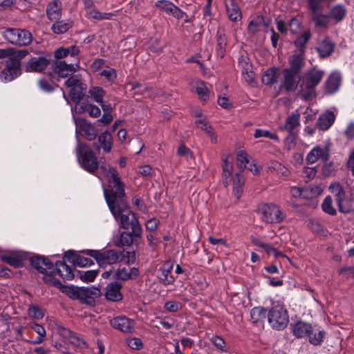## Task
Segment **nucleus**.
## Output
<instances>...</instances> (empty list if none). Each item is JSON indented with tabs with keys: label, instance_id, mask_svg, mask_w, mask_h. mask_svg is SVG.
Returning <instances> with one entry per match:
<instances>
[{
	"label": "nucleus",
	"instance_id": "obj_59",
	"mask_svg": "<svg viewBox=\"0 0 354 354\" xmlns=\"http://www.w3.org/2000/svg\"><path fill=\"white\" fill-rule=\"evenodd\" d=\"M84 111L92 118H97L101 114L100 109L93 104H86L84 106Z\"/></svg>",
	"mask_w": 354,
	"mask_h": 354
},
{
	"label": "nucleus",
	"instance_id": "obj_26",
	"mask_svg": "<svg viewBox=\"0 0 354 354\" xmlns=\"http://www.w3.org/2000/svg\"><path fill=\"white\" fill-rule=\"evenodd\" d=\"M313 332V328L311 324L303 322L298 321L292 325L293 335L297 338H304L308 337L311 333Z\"/></svg>",
	"mask_w": 354,
	"mask_h": 354
},
{
	"label": "nucleus",
	"instance_id": "obj_7",
	"mask_svg": "<svg viewBox=\"0 0 354 354\" xmlns=\"http://www.w3.org/2000/svg\"><path fill=\"white\" fill-rule=\"evenodd\" d=\"M261 220L267 223H280L285 218V214L274 204H263L259 208Z\"/></svg>",
	"mask_w": 354,
	"mask_h": 354
},
{
	"label": "nucleus",
	"instance_id": "obj_31",
	"mask_svg": "<svg viewBox=\"0 0 354 354\" xmlns=\"http://www.w3.org/2000/svg\"><path fill=\"white\" fill-rule=\"evenodd\" d=\"M139 275V271L136 268H119L113 274V277L118 280H128L129 279L136 278Z\"/></svg>",
	"mask_w": 354,
	"mask_h": 354
},
{
	"label": "nucleus",
	"instance_id": "obj_46",
	"mask_svg": "<svg viewBox=\"0 0 354 354\" xmlns=\"http://www.w3.org/2000/svg\"><path fill=\"white\" fill-rule=\"evenodd\" d=\"M98 142L106 153L111 151L112 147V138L109 133L105 131L98 136Z\"/></svg>",
	"mask_w": 354,
	"mask_h": 354
},
{
	"label": "nucleus",
	"instance_id": "obj_25",
	"mask_svg": "<svg viewBox=\"0 0 354 354\" xmlns=\"http://www.w3.org/2000/svg\"><path fill=\"white\" fill-rule=\"evenodd\" d=\"M53 72L60 77H66L69 74L75 71L74 65L67 64L64 61L57 60L52 66Z\"/></svg>",
	"mask_w": 354,
	"mask_h": 354
},
{
	"label": "nucleus",
	"instance_id": "obj_54",
	"mask_svg": "<svg viewBox=\"0 0 354 354\" xmlns=\"http://www.w3.org/2000/svg\"><path fill=\"white\" fill-rule=\"evenodd\" d=\"M54 272L55 271L53 268L51 270H48L47 272L43 273L44 274L43 277V280L47 284L57 286L60 284V282L57 279L54 277Z\"/></svg>",
	"mask_w": 354,
	"mask_h": 354
},
{
	"label": "nucleus",
	"instance_id": "obj_17",
	"mask_svg": "<svg viewBox=\"0 0 354 354\" xmlns=\"http://www.w3.org/2000/svg\"><path fill=\"white\" fill-rule=\"evenodd\" d=\"M335 44L328 37L320 39L317 44L316 50L321 58H326L332 55Z\"/></svg>",
	"mask_w": 354,
	"mask_h": 354
},
{
	"label": "nucleus",
	"instance_id": "obj_4",
	"mask_svg": "<svg viewBox=\"0 0 354 354\" xmlns=\"http://www.w3.org/2000/svg\"><path fill=\"white\" fill-rule=\"evenodd\" d=\"M75 151L81 167L88 173L94 174L99 167L100 162L89 147L86 144L80 142L77 138Z\"/></svg>",
	"mask_w": 354,
	"mask_h": 354
},
{
	"label": "nucleus",
	"instance_id": "obj_8",
	"mask_svg": "<svg viewBox=\"0 0 354 354\" xmlns=\"http://www.w3.org/2000/svg\"><path fill=\"white\" fill-rule=\"evenodd\" d=\"M21 61L15 57H10L5 61L4 68L0 73V80L2 82H10L21 74Z\"/></svg>",
	"mask_w": 354,
	"mask_h": 354
},
{
	"label": "nucleus",
	"instance_id": "obj_37",
	"mask_svg": "<svg viewBox=\"0 0 354 354\" xmlns=\"http://www.w3.org/2000/svg\"><path fill=\"white\" fill-rule=\"evenodd\" d=\"M252 243L257 247L263 249L268 255H273L275 257L283 256V254L270 244L263 242L258 238H254L252 240Z\"/></svg>",
	"mask_w": 354,
	"mask_h": 354
},
{
	"label": "nucleus",
	"instance_id": "obj_34",
	"mask_svg": "<svg viewBox=\"0 0 354 354\" xmlns=\"http://www.w3.org/2000/svg\"><path fill=\"white\" fill-rule=\"evenodd\" d=\"M299 124V115L298 113H292L286 118L285 124L279 127V130L286 131L290 133Z\"/></svg>",
	"mask_w": 354,
	"mask_h": 354
},
{
	"label": "nucleus",
	"instance_id": "obj_45",
	"mask_svg": "<svg viewBox=\"0 0 354 354\" xmlns=\"http://www.w3.org/2000/svg\"><path fill=\"white\" fill-rule=\"evenodd\" d=\"M250 317L254 323L262 322L268 317L267 310L261 306L254 307L251 310Z\"/></svg>",
	"mask_w": 354,
	"mask_h": 354
},
{
	"label": "nucleus",
	"instance_id": "obj_30",
	"mask_svg": "<svg viewBox=\"0 0 354 354\" xmlns=\"http://www.w3.org/2000/svg\"><path fill=\"white\" fill-rule=\"evenodd\" d=\"M225 8L229 19L232 21H237L241 19V11L236 3V0H226Z\"/></svg>",
	"mask_w": 354,
	"mask_h": 354
},
{
	"label": "nucleus",
	"instance_id": "obj_44",
	"mask_svg": "<svg viewBox=\"0 0 354 354\" xmlns=\"http://www.w3.org/2000/svg\"><path fill=\"white\" fill-rule=\"evenodd\" d=\"M88 93L91 100L97 104H102L103 102V99L106 94V91L103 88L100 86H92L89 88Z\"/></svg>",
	"mask_w": 354,
	"mask_h": 354
},
{
	"label": "nucleus",
	"instance_id": "obj_61",
	"mask_svg": "<svg viewBox=\"0 0 354 354\" xmlns=\"http://www.w3.org/2000/svg\"><path fill=\"white\" fill-rule=\"evenodd\" d=\"M29 315L35 319H42L44 316V313L42 310L38 307L31 306L28 309Z\"/></svg>",
	"mask_w": 354,
	"mask_h": 354
},
{
	"label": "nucleus",
	"instance_id": "obj_32",
	"mask_svg": "<svg viewBox=\"0 0 354 354\" xmlns=\"http://www.w3.org/2000/svg\"><path fill=\"white\" fill-rule=\"evenodd\" d=\"M340 82L341 77L338 73H331L325 82L326 91L329 94L335 93L339 89Z\"/></svg>",
	"mask_w": 354,
	"mask_h": 354
},
{
	"label": "nucleus",
	"instance_id": "obj_35",
	"mask_svg": "<svg viewBox=\"0 0 354 354\" xmlns=\"http://www.w3.org/2000/svg\"><path fill=\"white\" fill-rule=\"evenodd\" d=\"M131 86L132 90L139 89L135 93L142 95L145 97H153L156 94V89L151 86L142 85L137 82L133 83Z\"/></svg>",
	"mask_w": 354,
	"mask_h": 354
},
{
	"label": "nucleus",
	"instance_id": "obj_10",
	"mask_svg": "<svg viewBox=\"0 0 354 354\" xmlns=\"http://www.w3.org/2000/svg\"><path fill=\"white\" fill-rule=\"evenodd\" d=\"M173 267V263L171 261H167L157 270L156 277L165 286L172 285L175 281L176 278L171 274Z\"/></svg>",
	"mask_w": 354,
	"mask_h": 354
},
{
	"label": "nucleus",
	"instance_id": "obj_21",
	"mask_svg": "<svg viewBox=\"0 0 354 354\" xmlns=\"http://www.w3.org/2000/svg\"><path fill=\"white\" fill-rule=\"evenodd\" d=\"M194 123L198 128L201 129L207 134L212 143H217V134L206 118L196 119Z\"/></svg>",
	"mask_w": 354,
	"mask_h": 354
},
{
	"label": "nucleus",
	"instance_id": "obj_18",
	"mask_svg": "<svg viewBox=\"0 0 354 354\" xmlns=\"http://www.w3.org/2000/svg\"><path fill=\"white\" fill-rule=\"evenodd\" d=\"M304 53V50H299L289 57L288 63L290 68H287L288 70L297 73H300L305 65Z\"/></svg>",
	"mask_w": 354,
	"mask_h": 354
},
{
	"label": "nucleus",
	"instance_id": "obj_29",
	"mask_svg": "<svg viewBox=\"0 0 354 354\" xmlns=\"http://www.w3.org/2000/svg\"><path fill=\"white\" fill-rule=\"evenodd\" d=\"M216 52L218 57L223 58L225 53L227 46V37L225 36V30L223 27H219L216 32Z\"/></svg>",
	"mask_w": 354,
	"mask_h": 354
},
{
	"label": "nucleus",
	"instance_id": "obj_48",
	"mask_svg": "<svg viewBox=\"0 0 354 354\" xmlns=\"http://www.w3.org/2000/svg\"><path fill=\"white\" fill-rule=\"evenodd\" d=\"M222 168L223 183L225 187H227L229 185V179L232 176L233 167L232 162H229L227 158L223 160Z\"/></svg>",
	"mask_w": 354,
	"mask_h": 354
},
{
	"label": "nucleus",
	"instance_id": "obj_57",
	"mask_svg": "<svg viewBox=\"0 0 354 354\" xmlns=\"http://www.w3.org/2000/svg\"><path fill=\"white\" fill-rule=\"evenodd\" d=\"M296 147V136L294 133H289L284 140V150L290 151Z\"/></svg>",
	"mask_w": 354,
	"mask_h": 354
},
{
	"label": "nucleus",
	"instance_id": "obj_49",
	"mask_svg": "<svg viewBox=\"0 0 354 354\" xmlns=\"http://www.w3.org/2000/svg\"><path fill=\"white\" fill-rule=\"evenodd\" d=\"M325 334L326 333L324 330L319 328L313 329V332L308 335L310 343L314 346L321 345L324 341Z\"/></svg>",
	"mask_w": 354,
	"mask_h": 354
},
{
	"label": "nucleus",
	"instance_id": "obj_27",
	"mask_svg": "<svg viewBox=\"0 0 354 354\" xmlns=\"http://www.w3.org/2000/svg\"><path fill=\"white\" fill-rule=\"evenodd\" d=\"M31 266L38 272L45 273L53 268V263L47 259L40 256L32 257L30 259Z\"/></svg>",
	"mask_w": 354,
	"mask_h": 354
},
{
	"label": "nucleus",
	"instance_id": "obj_63",
	"mask_svg": "<svg viewBox=\"0 0 354 354\" xmlns=\"http://www.w3.org/2000/svg\"><path fill=\"white\" fill-rule=\"evenodd\" d=\"M127 344L129 348L134 350H140L142 348V341L137 337L127 339Z\"/></svg>",
	"mask_w": 354,
	"mask_h": 354
},
{
	"label": "nucleus",
	"instance_id": "obj_51",
	"mask_svg": "<svg viewBox=\"0 0 354 354\" xmlns=\"http://www.w3.org/2000/svg\"><path fill=\"white\" fill-rule=\"evenodd\" d=\"M254 137L255 138H268L271 140L279 141V137L275 133L262 129H256L254 133Z\"/></svg>",
	"mask_w": 354,
	"mask_h": 354
},
{
	"label": "nucleus",
	"instance_id": "obj_60",
	"mask_svg": "<svg viewBox=\"0 0 354 354\" xmlns=\"http://www.w3.org/2000/svg\"><path fill=\"white\" fill-rule=\"evenodd\" d=\"M237 161L239 162V167L243 170L246 167L250 160L248 154L244 151H240L237 153Z\"/></svg>",
	"mask_w": 354,
	"mask_h": 354
},
{
	"label": "nucleus",
	"instance_id": "obj_40",
	"mask_svg": "<svg viewBox=\"0 0 354 354\" xmlns=\"http://www.w3.org/2000/svg\"><path fill=\"white\" fill-rule=\"evenodd\" d=\"M313 13L312 20L316 27L326 28L328 26L330 21L329 15L317 13V11L313 12Z\"/></svg>",
	"mask_w": 354,
	"mask_h": 354
},
{
	"label": "nucleus",
	"instance_id": "obj_64",
	"mask_svg": "<svg viewBox=\"0 0 354 354\" xmlns=\"http://www.w3.org/2000/svg\"><path fill=\"white\" fill-rule=\"evenodd\" d=\"M82 84L80 78L77 75H73L68 77L65 82V86L68 88H73Z\"/></svg>",
	"mask_w": 354,
	"mask_h": 354
},
{
	"label": "nucleus",
	"instance_id": "obj_1",
	"mask_svg": "<svg viewBox=\"0 0 354 354\" xmlns=\"http://www.w3.org/2000/svg\"><path fill=\"white\" fill-rule=\"evenodd\" d=\"M111 175L107 179V187L104 188V195L108 207L116 221L122 228L132 227L133 233L140 234V228L136 214L128 209L124 185L121 181L115 169H110Z\"/></svg>",
	"mask_w": 354,
	"mask_h": 354
},
{
	"label": "nucleus",
	"instance_id": "obj_16",
	"mask_svg": "<svg viewBox=\"0 0 354 354\" xmlns=\"http://www.w3.org/2000/svg\"><path fill=\"white\" fill-rule=\"evenodd\" d=\"M156 7L158 8L161 11L171 15L177 19H182L185 14L178 7L173 3L166 0H160L156 2Z\"/></svg>",
	"mask_w": 354,
	"mask_h": 354
},
{
	"label": "nucleus",
	"instance_id": "obj_13",
	"mask_svg": "<svg viewBox=\"0 0 354 354\" xmlns=\"http://www.w3.org/2000/svg\"><path fill=\"white\" fill-rule=\"evenodd\" d=\"M111 326L123 333H132L135 330V322L125 316H119L110 320Z\"/></svg>",
	"mask_w": 354,
	"mask_h": 354
},
{
	"label": "nucleus",
	"instance_id": "obj_36",
	"mask_svg": "<svg viewBox=\"0 0 354 354\" xmlns=\"http://www.w3.org/2000/svg\"><path fill=\"white\" fill-rule=\"evenodd\" d=\"M346 9L342 4H336L330 10V18L335 21L336 23L342 21L346 15Z\"/></svg>",
	"mask_w": 354,
	"mask_h": 354
},
{
	"label": "nucleus",
	"instance_id": "obj_50",
	"mask_svg": "<svg viewBox=\"0 0 354 354\" xmlns=\"http://www.w3.org/2000/svg\"><path fill=\"white\" fill-rule=\"evenodd\" d=\"M210 341L213 344V345L220 351L224 353L229 352L227 344L221 337L218 335L212 336L210 339Z\"/></svg>",
	"mask_w": 354,
	"mask_h": 354
},
{
	"label": "nucleus",
	"instance_id": "obj_5",
	"mask_svg": "<svg viewBox=\"0 0 354 354\" xmlns=\"http://www.w3.org/2000/svg\"><path fill=\"white\" fill-rule=\"evenodd\" d=\"M268 321L272 328L279 330L284 329L289 322L286 309L279 304L273 306L268 313Z\"/></svg>",
	"mask_w": 354,
	"mask_h": 354
},
{
	"label": "nucleus",
	"instance_id": "obj_12",
	"mask_svg": "<svg viewBox=\"0 0 354 354\" xmlns=\"http://www.w3.org/2000/svg\"><path fill=\"white\" fill-rule=\"evenodd\" d=\"M330 156L329 149L326 146L314 147L307 154L306 160L308 164H314L318 160L326 162Z\"/></svg>",
	"mask_w": 354,
	"mask_h": 354
},
{
	"label": "nucleus",
	"instance_id": "obj_42",
	"mask_svg": "<svg viewBox=\"0 0 354 354\" xmlns=\"http://www.w3.org/2000/svg\"><path fill=\"white\" fill-rule=\"evenodd\" d=\"M51 27L52 31L57 35L66 32L71 26L72 22L70 20H57Z\"/></svg>",
	"mask_w": 354,
	"mask_h": 354
},
{
	"label": "nucleus",
	"instance_id": "obj_23",
	"mask_svg": "<svg viewBox=\"0 0 354 354\" xmlns=\"http://www.w3.org/2000/svg\"><path fill=\"white\" fill-rule=\"evenodd\" d=\"M138 225L140 228V234L138 235L133 233L131 227L129 228H124V230H131V232H122L120 236L114 240L115 245L118 247L129 246L133 242V236L139 237L142 234V227L139 223Z\"/></svg>",
	"mask_w": 354,
	"mask_h": 354
},
{
	"label": "nucleus",
	"instance_id": "obj_58",
	"mask_svg": "<svg viewBox=\"0 0 354 354\" xmlns=\"http://www.w3.org/2000/svg\"><path fill=\"white\" fill-rule=\"evenodd\" d=\"M276 71L277 69L275 68L268 69L262 76V82L266 85L272 84L274 81Z\"/></svg>",
	"mask_w": 354,
	"mask_h": 354
},
{
	"label": "nucleus",
	"instance_id": "obj_53",
	"mask_svg": "<svg viewBox=\"0 0 354 354\" xmlns=\"http://www.w3.org/2000/svg\"><path fill=\"white\" fill-rule=\"evenodd\" d=\"M196 93L198 94L199 98L206 102L209 98V91L204 82H199L196 87Z\"/></svg>",
	"mask_w": 354,
	"mask_h": 354
},
{
	"label": "nucleus",
	"instance_id": "obj_22",
	"mask_svg": "<svg viewBox=\"0 0 354 354\" xmlns=\"http://www.w3.org/2000/svg\"><path fill=\"white\" fill-rule=\"evenodd\" d=\"M59 333L66 338L69 339V342L71 344L83 348L86 347V342L75 333L64 327L60 326L58 328Z\"/></svg>",
	"mask_w": 354,
	"mask_h": 354
},
{
	"label": "nucleus",
	"instance_id": "obj_43",
	"mask_svg": "<svg viewBox=\"0 0 354 354\" xmlns=\"http://www.w3.org/2000/svg\"><path fill=\"white\" fill-rule=\"evenodd\" d=\"M85 89L86 86L82 83L70 89L69 96L73 102L77 104L80 102L84 95V91Z\"/></svg>",
	"mask_w": 354,
	"mask_h": 354
},
{
	"label": "nucleus",
	"instance_id": "obj_19",
	"mask_svg": "<svg viewBox=\"0 0 354 354\" xmlns=\"http://www.w3.org/2000/svg\"><path fill=\"white\" fill-rule=\"evenodd\" d=\"M64 259H66L74 266L80 267L90 266L93 264V260L90 258L85 257L72 250H68L65 253Z\"/></svg>",
	"mask_w": 354,
	"mask_h": 354
},
{
	"label": "nucleus",
	"instance_id": "obj_39",
	"mask_svg": "<svg viewBox=\"0 0 354 354\" xmlns=\"http://www.w3.org/2000/svg\"><path fill=\"white\" fill-rule=\"evenodd\" d=\"M26 259V255L22 253L12 254L8 256L2 257V260L15 268L23 266V261Z\"/></svg>",
	"mask_w": 354,
	"mask_h": 354
},
{
	"label": "nucleus",
	"instance_id": "obj_41",
	"mask_svg": "<svg viewBox=\"0 0 354 354\" xmlns=\"http://www.w3.org/2000/svg\"><path fill=\"white\" fill-rule=\"evenodd\" d=\"M268 26V24L265 21L263 16H258L255 19L251 20L249 22L248 26V33L254 35L258 33L261 30V25Z\"/></svg>",
	"mask_w": 354,
	"mask_h": 354
},
{
	"label": "nucleus",
	"instance_id": "obj_55",
	"mask_svg": "<svg viewBox=\"0 0 354 354\" xmlns=\"http://www.w3.org/2000/svg\"><path fill=\"white\" fill-rule=\"evenodd\" d=\"M177 155L181 157H184L187 160H192L194 158L192 151L187 147L184 144H181L177 149Z\"/></svg>",
	"mask_w": 354,
	"mask_h": 354
},
{
	"label": "nucleus",
	"instance_id": "obj_11",
	"mask_svg": "<svg viewBox=\"0 0 354 354\" xmlns=\"http://www.w3.org/2000/svg\"><path fill=\"white\" fill-rule=\"evenodd\" d=\"M283 86L286 91L295 92L299 89L300 80L299 73L292 72L291 71L285 68L283 71Z\"/></svg>",
	"mask_w": 354,
	"mask_h": 354
},
{
	"label": "nucleus",
	"instance_id": "obj_9",
	"mask_svg": "<svg viewBox=\"0 0 354 354\" xmlns=\"http://www.w3.org/2000/svg\"><path fill=\"white\" fill-rule=\"evenodd\" d=\"M75 133L76 138H78L77 134L80 133L88 140H93L97 137V131L85 119L77 118L75 120Z\"/></svg>",
	"mask_w": 354,
	"mask_h": 354
},
{
	"label": "nucleus",
	"instance_id": "obj_3",
	"mask_svg": "<svg viewBox=\"0 0 354 354\" xmlns=\"http://www.w3.org/2000/svg\"><path fill=\"white\" fill-rule=\"evenodd\" d=\"M84 252L88 256L93 257L100 268H108L107 270L102 273L103 278L109 277L113 272V265L120 262L124 258L123 252L115 250H87Z\"/></svg>",
	"mask_w": 354,
	"mask_h": 354
},
{
	"label": "nucleus",
	"instance_id": "obj_28",
	"mask_svg": "<svg viewBox=\"0 0 354 354\" xmlns=\"http://www.w3.org/2000/svg\"><path fill=\"white\" fill-rule=\"evenodd\" d=\"M335 115L333 112L328 111L321 114L316 122L317 128L322 131L328 129L334 123Z\"/></svg>",
	"mask_w": 354,
	"mask_h": 354
},
{
	"label": "nucleus",
	"instance_id": "obj_20",
	"mask_svg": "<svg viewBox=\"0 0 354 354\" xmlns=\"http://www.w3.org/2000/svg\"><path fill=\"white\" fill-rule=\"evenodd\" d=\"M122 285L119 282L109 283L105 288V298L111 301H118L122 299L121 293Z\"/></svg>",
	"mask_w": 354,
	"mask_h": 354
},
{
	"label": "nucleus",
	"instance_id": "obj_24",
	"mask_svg": "<svg viewBox=\"0 0 354 354\" xmlns=\"http://www.w3.org/2000/svg\"><path fill=\"white\" fill-rule=\"evenodd\" d=\"M62 4L58 0H54L48 3L46 13L47 18L50 21H57L62 17Z\"/></svg>",
	"mask_w": 354,
	"mask_h": 354
},
{
	"label": "nucleus",
	"instance_id": "obj_6",
	"mask_svg": "<svg viewBox=\"0 0 354 354\" xmlns=\"http://www.w3.org/2000/svg\"><path fill=\"white\" fill-rule=\"evenodd\" d=\"M3 35L8 42L17 46H28L32 40V34L25 29L8 28Z\"/></svg>",
	"mask_w": 354,
	"mask_h": 354
},
{
	"label": "nucleus",
	"instance_id": "obj_33",
	"mask_svg": "<svg viewBox=\"0 0 354 354\" xmlns=\"http://www.w3.org/2000/svg\"><path fill=\"white\" fill-rule=\"evenodd\" d=\"M56 272L64 279H73L74 274L71 268L64 261H58L55 263Z\"/></svg>",
	"mask_w": 354,
	"mask_h": 354
},
{
	"label": "nucleus",
	"instance_id": "obj_47",
	"mask_svg": "<svg viewBox=\"0 0 354 354\" xmlns=\"http://www.w3.org/2000/svg\"><path fill=\"white\" fill-rule=\"evenodd\" d=\"M29 326L38 335L36 339L31 342L34 344L42 343L46 334L45 328L41 325L35 322L30 323Z\"/></svg>",
	"mask_w": 354,
	"mask_h": 354
},
{
	"label": "nucleus",
	"instance_id": "obj_62",
	"mask_svg": "<svg viewBox=\"0 0 354 354\" xmlns=\"http://www.w3.org/2000/svg\"><path fill=\"white\" fill-rule=\"evenodd\" d=\"M97 272L95 270H87L81 274L80 279L83 281L91 282L93 281L97 277Z\"/></svg>",
	"mask_w": 354,
	"mask_h": 354
},
{
	"label": "nucleus",
	"instance_id": "obj_14",
	"mask_svg": "<svg viewBox=\"0 0 354 354\" xmlns=\"http://www.w3.org/2000/svg\"><path fill=\"white\" fill-rule=\"evenodd\" d=\"M328 189L335 198L338 209L342 212H347L348 209L344 206L346 201V194L343 187L339 183H333Z\"/></svg>",
	"mask_w": 354,
	"mask_h": 354
},
{
	"label": "nucleus",
	"instance_id": "obj_52",
	"mask_svg": "<svg viewBox=\"0 0 354 354\" xmlns=\"http://www.w3.org/2000/svg\"><path fill=\"white\" fill-rule=\"evenodd\" d=\"M311 37L310 32L309 30L305 31L302 35L298 36L295 41V44L297 47L299 48V50H304V48L308 41Z\"/></svg>",
	"mask_w": 354,
	"mask_h": 354
},
{
	"label": "nucleus",
	"instance_id": "obj_38",
	"mask_svg": "<svg viewBox=\"0 0 354 354\" xmlns=\"http://www.w3.org/2000/svg\"><path fill=\"white\" fill-rule=\"evenodd\" d=\"M245 178L241 173L236 174L233 178V193L237 199L241 196L243 191Z\"/></svg>",
	"mask_w": 354,
	"mask_h": 354
},
{
	"label": "nucleus",
	"instance_id": "obj_2",
	"mask_svg": "<svg viewBox=\"0 0 354 354\" xmlns=\"http://www.w3.org/2000/svg\"><path fill=\"white\" fill-rule=\"evenodd\" d=\"M324 75L322 70L310 68L299 77V89L297 97L303 100H311L316 97V86L320 83Z\"/></svg>",
	"mask_w": 354,
	"mask_h": 354
},
{
	"label": "nucleus",
	"instance_id": "obj_15",
	"mask_svg": "<svg viewBox=\"0 0 354 354\" xmlns=\"http://www.w3.org/2000/svg\"><path fill=\"white\" fill-rule=\"evenodd\" d=\"M50 60L44 57H32L25 64L26 72L42 73L49 65Z\"/></svg>",
	"mask_w": 354,
	"mask_h": 354
},
{
	"label": "nucleus",
	"instance_id": "obj_56",
	"mask_svg": "<svg viewBox=\"0 0 354 354\" xmlns=\"http://www.w3.org/2000/svg\"><path fill=\"white\" fill-rule=\"evenodd\" d=\"M322 207L325 213H327L330 215L336 214V210L332 205V198L330 196H328L325 198L322 203Z\"/></svg>",
	"mask_w": 354,
	"mask_h": 354
}]
</instances>
